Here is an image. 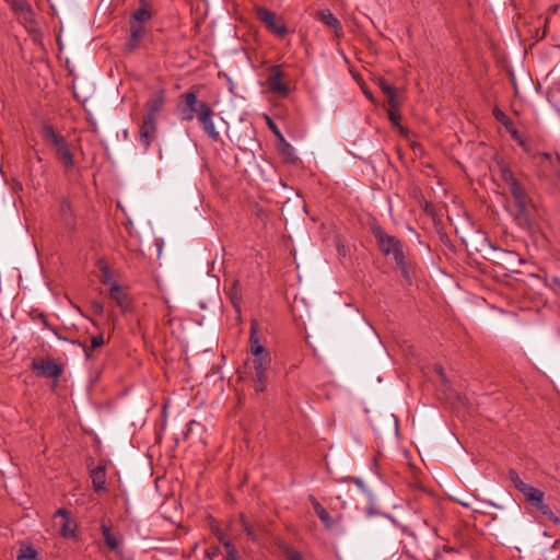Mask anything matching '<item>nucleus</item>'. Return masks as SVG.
I'll return each mask as SVG.
<instances>
[{"mask_svg": "<svg viewBox=\"0 0 560 560\" xmlns=\"http://www.w3.org/2000/svg\"><path fill=\"white\" fill-rule=\"evenodd\" d=\"M502 179L514 199L516 207L515 220L517 224L524 228L529 226V208L532 206V200L526 190L509 170L502 171Z\"/></svg>", "mask_w": 560, "mask_h": 560, "instance_id": "obj_1", "label": "nucleus"}, {"mask_svg": "<svg viewBox=\"0 0 560 560\" xmlns=\"http://www.w3.org/2000/svg\"><path fill=\"white\" fill-rule=\"evenodd\" d=\"M373 233L377 241V245L381 252L386 256H393L396 265L401 271L402 277L406 279L407 282L410 283L411 278L405 261V254L400 241L397 240L395 236L387 234L381 228H375Z\"/></svg>", "mask_w": 560, "mask_h": 560, "instance_id": "obj_2", "label": "nucleus"}, {"mask_svg": "<svg viewBox=\"0 0 560 560\" xmlns=\"http://www.w3.org/2000/svg\"><path fill=\"white\" fill-rule=\"evenodd\" d=\"M43 136L46 142L54 148L57 159L65 167L67 170H73L75 161L66 138L50 125L43 127Z\"/></svg>", "mask_w": 560, "mask_h": 560, "instance_id": "obj_3", "label": "nucleus"}, {"mask_svg": "<svg viewBox=\"0 0 560 560\" xmlns=\"http://www.w3.org/2000/svg\"><path fill=\"white\" fill-rule=\"evenodd\" d=\"M267 84L275 95L287 97L290 93V80L280 66H271L268 69Z\"/></svg>", "mask_w": 560, "mask_h": 560, "instance_id": "obj_4", "label": "nucleus"}, {"mask_svg": "<svg viewBox=\"0 0 560 560\" xmlns=\"http://www.w3.org/2000/svg\"><path fill=\"white\" fill-rule=\"evenodd\" d=\"M510 480L514 485V487L524 495L525 500L532 504L533 506L537 505L538 503H541V501L545 498V493L533 487L532 485H528L524 482L516 471L511 470L510 474Z\"/></svg>", "mask_w": 560, "mask_h": 560, "instance_id": "obj_5", "label": "nucleus"}, {"mask_svg": "<svg viewBox=\"0 0 560 560\" xmlns=\"http://www.w3.org/2000/svg\"><path fill=\"white\" fill-rule=\"evenodd\" d=\"M270 363V355L269 357H262V358H253L248 363V368L250 369V375L253 380L255 381V390L256 392H264L266 387V370L267 366Z\"/></svg>", "mask_w": 560, "mask_h": 560, "instance_id": "obj_6", "label": "nucleus"}, {"mask_svg": "<svg viewBox=\"0 0 560 560\" xmlns=\"http://www.w3.org/2000/svg\"><path fill=\"white\" fill-rule=\"evenodd\" d=\"M256 14L260 21L278 37H283L288 33V28L281 18H278L273 12L257 7Z\"/></svg>", "mask_w": 560, "mask_h": 560, "instance_id": "obj_7", "label": "nucleus"}, {"mask_svg": "<svg viewBox=\"0 0 560 560\" xmlns=\"http://www.w3.org/2000/svg\"><path fill=\"white\" fill-rule=\"evenodd\" d=\"M185 107L180 109V119L182 120H192L194 118H199L200 107L202 105H208L205 102H199L197 94L195 92H188L184 94Z\"/></svg>", "mask_w": 560, "mask_h": 560, "instance_id": "obj_8", "label": "nucleus"}, {"mask_svg": "<svg viewBox=\"0 0 560 560\" xmlns=\"http://www.w3.org/2000/svg\"><path fill=\"white\" fill-rule=\"evenodd\" d=\"M214 112L209 105H202L200 107V115L198 118L199 124L201 125L203 131L208 135V137L217 142L220 139V133L215 129L213 121Z\"/></svg>", "mask_w": 560, "mask_h": 560, "instance_id": "obj_9", "label": "nucleus"}, {"mask_svg": "<svg viewBox=\"0 0 560 560\" xmlns=\"http://www.w3.org/2000/svg\"><path fill=\"white\" fill-rule=\"evenodd\" d=\"M32 368L42 377L57 378L61 374V369L54 360H34Z\"/></svg>", "mask_w": 560, "mask_h": 560, "instance_id": "obj_10", "label": "nucleus"}, {"mask_svg": "<svg viewBox=\"0 0 560 560\" xmlns=\"http://www.w3.org/2000/svg\"><path fill=\"white\" fill-rule=\"evenodd\" d=\"M58 516L62 518L60 535L65 538H73L77 532V523L71 518L69 511L63 508L58 509L54 514V517Z\"/></svg>", "mask_w": 560, "mask_h": 560, "instance_id": "obj_11", "label": "nucleus"}, {"mask_svg": "<svg viewBox=\"0 0 560 560\" xmlns=\"http://www.w3.org/2000/svg\"><path fill=\"white\" fill-rule=\"evenodd\" d=\"M250 353L253 358H262L269 357V353L266 351V348L261 345L259 336H258V324L254 320L250 325Z\"/></svg>", "mask_w": 560, "mask_h": 560, "instance_id": "obj_12", "label": "nucleus"}, {"mask_svg": "<svg viewBox=\"0 0 560 560\" xmlns=\"http://www.w3.org/2000/svg\"><path fill=\"white\" fill-rule=\"evenodd\" d=\"M109 298L113 299L122 313H128L131 310L130 301L125 292H122L120 285L117 282H113L109 288Z\"/></svg>", "mask_w": 560, "mask_h": 560, "instance_id": "obj_13", "label": "nucleus"}, {"mask_svg": "<svg viewBox=\"0 0 560 560\" xmlns=\"http://www.w3.org/2000/svg\"><path fill=\"white\" fill-rule=\"evenodd\" d=\"M144 34L145 26L143 24L130 21V37L126 43L127 49L131 51L138 48Z\"/></svg>", "mask_w": 560, "mask_h": 560, "instance_id": "obj_14", "label": "nucleus"}, {"mask_svg": "<svg viewBox=\"0 0 560 560\" xmlns=\"http://www.w3.org/2000/svg\"><path fill=\"white\" fill-rule=\"evenodd\" d=\"M91 479L93 489L96 492L104 491L106 489V469L104 466H97L91 471Z\"/></svg>", "mask_w": 560, "mask_h": 560, "instance_id": "obj_15", "label": "nucleus"}, {"mask_svg": "<svg viewBox=\"0 0 560 560\" xmlns=\"http://www.w3.org/2000/svg\"><path fill=\"white\" fill-rule=\"evenodd\" d=\"M11 8L25 22L32 20L31 7L25 0H9Z\"/></svg>", "mask_w": 560, "mask_h": 560, "instance_id": "obj_16", "label": "nucleus"}, {"mask_svg": "<svg viewBox=\"0 0 560 560\" xmlns=\"http://www.w3.org/2000/svg\"><path fill=\"white\" fill-rule=\"evenodd\" d=\"M156 126L151 122H142L140 128V141L144 149H148L155 137Z\"/></svg>", "mask_w": 560, "mask_h": 560, "instance_id": "obj_17", "label": "nucleus"}, {"mask_svg": "<svg viewBox=\"0 0 560 560\" xmlns=\"http://www.w3.org/2000/svg\"><path fill=\"white\" fill-rule=\"evenodd\" d=\"M311 501L316 515L327 528H330L334 522L326 509L315 498L311 497Z\"/></svg>", "mask_w": 560, "mask_h": 560, "instance_id": "obj_18", "label": "nucleus"}, {"mask_svg": "<svg viewBox=\"0 0 560 560\" xmlns=\"http://www.w3.org/2000/svg\"><path fill=\"white\" fill-rule=\"evenodd\" d=\"M97 267H98V269L101 271L102 283L105 284V285H108L110 288L112 283L116 282L113 279V273H112L110 268L108 267V265L106 264V261L104 259H100L97 261Z\"/></svg>", "mask_w": 560, "mask_h": 560, "instance_id": "obj_19", "label": "nucleus"}, {"mask_svg": "<svg viewBox=\"0 0 560 560\" xmlns=\"http://www.w3.org/2000/svg\"><path fill=\"white\" fill-rule=\"evenodd\" d=\"M102 534L106 545L110 550H116L119 547V539L112 534L109 527L105 524L102 525Z\"/></svg>", "mask_w": 560, "mask_h": 560, "instance_id": "obj_20", "label": "nucleus"}, {"mask_svg": "<svg viewBox=\"0 0 560 560\" xmlns=\"http://www.w3.org/2000/svg\"><path fill=\"white\" fill-rule=\"evenodd\" d=\"M320 21L335 31L341 28L339 20L328 10L320 12Z\"/></svg>", "mask_w": 560, "mask_h": 560, "instance_id": "obj_21", "label": "nucleus"}, {"mask_svg": "<svg viewBox=\"0 0 560 560\" xmlns=\"http://www.w3.org/2000/svg\"><path fill=\"white\" fill-rule=\"evenodd\" d=\"M151 19V11L148 7L142 5L131 16L130 21L143 24Z\"/></svg>", "mask_w": 560, "mask_h": 560, "instance_id": "obj_22", "label": "nucleus"}, {"mask_svg": "<svg viewBox=\"0 0 560 560\" xmlns=\"http://www.w3.org/2000/svg\"><path fill=\"white\" fill-rule=\"evenodd\" d=\"M18 560H39L37 556V551L31 546L21 547Z\"/></svg>", "mask_w": 560, "mask_h": 560, "instance_id": "obj_23", "label": "nucleus"}, {"mask_svg": "<svg viewBox=\"0 0 560 560\" xmlns=\"http://www.w3.org/2000/svg\"><path fill=\"white\" fill-rule=\"evenodd\" d=\"M534 508L555 524H558L560 522L559 517L555 515V513L551 511L549 505L544 502V500L541 501V503H538Z\"/></svg>", "mask_w": 560, "mask_h": 560, "instance_id": "obj_24", "label": "nucleus"}, {"mask_svg": "<svg viewBox=\"0 0 560 560\" xmlns=\"http://www.w3.org/2000/svg\"><path fill=\"white\" fill-rule=\"evenodd\" d=\"M534 508L555 524H558L560 522L559 517L555 515V513L551 511L549 505L544 502V500L541 501V503H538Z\"/></svg>", "mask_w": 560, "mask_h": 560, "instance_id": "obj_25", "label": "nucleus"}, {"mask_svg": "<svg viewBox=\"0 0 560 560\" xmlns=\"http://www.w3.org/2000/svg\"><path fill=\"white\" fill-rule=\"evenodd\" d=\"M220 541L223 544L226 550V560H238L237 551L232 542L230 540H225L223 537H220Z\"/></svg>", "mask_w": 560, "mask_h": 560, "instance_id": "obj_26", "label": "nucleus"}, {"mask_svg": "<svg viewBox=\"0 0 560 560\" xmlns=\"http://www.w3.org/2000/svg\"><path fill=\"white\" fill-rule=\"evenodd\" d=\"M163 101L161 98H154L148 104V110L158 113L161 110Z\"/></svg>", "mask_w": 560, "mask_h": 560, "instance_id": "obj_27", "label": "nucleus"}, {"mask_svg": "<svg viewBox=\"0 0 560 560\" xmlns=\"http://www.w3.org/2000/svg\"><path fill=\"white\" fill-rule=\"evenodd\" d=\"M382 90L389 97L390 104H394L395 89L389 84H383Z\"/></svg>", "mask_w": 560, "mask_h": 560, "instance_id": "obj_28", "label": "nucleus"}, {"mask_svg": "<svg viewBox=\"0 0 560 560\" xmlns=\"http://www.w3.org/2000/svg\"><path fill=\"white\" fill-rule=\"evenodd\" d=\"M156 120H158V113L147 109L144 118H143V122H151L152 125L156 126Z\"/></svg>", "mask_w": 560, "mask_h": 560, "instance_id": "obj_29", "label": "nucleus"}, {"mask_svg": "<svg viewBox=\"0 0 560 560\" xmlns=\"http://www.w3.org/2000/svg\"><path fill=\"white\" fill-rule=\"evenodd\" d=\"M105 340H104V337L103 335H97V336H93L92 339H91V348L92 349H96L98 347H101L102 345H104Z\"/></svg>", "mask_w": 560, "mask_h": 560, "instance_id": "obj_30", "label": "nucleus"}, {"mask_svg": "<svg viewBox=\"0 0 560 560\" xmlns=\"http://www.w3.org/2000/svg\"><path fill=\"white\" fill-rule=\"evenodd\" d=\"M494 117L502 124L506 125L509 122V118L508 116L499 108H495L494 112Z\"/></svg>", "mask_w": 560, "mask_h": 560, "instance_id": "obj_31", "label": "nucleus"}, {"mask_svg": "<svg viewBox=\"0 0 560 560\" xmlns=\"http://www.w3.org/2000/svg\"><path fill=\"white\" fill-rule=\"evenodd\" d=\"M91 306H92V310H93L94 314L103 315V313H104V305L101 302L93 301Z\"/></svg>", "mask_w": 560, "mask_h": 560, "instance_id": "obj_32", "label": "nucleus"}, {"mask_svg": "<svg viewBox=\"0 0 560 560\" xmlns=\"http://www.w3.org/2000/svg\"><path fill=\"white\" fill-rule=\"evenodd\" d=\"M550 288L555 291V293L560 295V278L553 277L550 280Z\"/></svg>", "mask_w": 560, "mask_h": 560, "instance_id": "obj_33", "label": "nucleus"}, {"mask_svg": "<svg viewBox=\"0 0 560 560\" xmlns=\"http://www.w3.org/2000/svg\"><path fill=\"white\" fill-rule=\"evenodd\" d=\"M390 105H392V109H390V110H389V113H388V114H389V118H390V120H392L394 124H397V118H398V116H397L396 112L394 110V108H395V106H396V105H395V103H394V104H390Z\"/></svg>", "mask_w": 560, "mask_h": 560, "instance_id": "obj_34", "label": "nucleus"}, {"mask_svg": "<svg viewBox=\"0 0 560 560\" xmlns=\"http://www.w3.org/2000/svg\"><path fill=\"white\" fill-rule=\"evenodd\" d=\"M354 482H355V485H357V486H358V487H359L363 492H365V491H366L365 486H364V482H363V480H362V479L357 478V479L354 480Z\"/></svg>", "mask_w": 560, "mask_h": 560, "instance_id": "obj_35", "label": "nucleus"}, {"mask_svg": "<svg viewBox=\"0 0 560 560\" xmlns=\"http://www.w3.org/2000/svg\"><path fill=\"white\" fill-rule=\"evenodd\" d=\"M61 210L63 213H66L67 211L70 210V205L68 201H63L62 205H61Z\"/></svg>", "mask_w": 560, "mask_h": 560, "instance_id": "obj_36", "label": "nucleus"}, {"mask_svg": "<svg viewBox=\"0 0 560 560\" xmlns=\"http://www.w3.org/2000/svg\"><path fill=\"white\" fill-rule=\"evenodd\" d=\"M506 255H508V256H510V257H511V258H513V259H518V261H520L521 264H523V260H522L521 258H518L517 254H515V253H513V252H508V253H506Z\"/></svg>", "mask_w": 560, "mask_h": 560, "instance_id": "obj_37", "label": "nucleus"}, {"mask_svg": "<svg viewBox=\"0 0 560 560\" xmlns=\"http://www.w3.org/2000/svg\"><path fill=\"white\" fill-rule=\"evenodd\" d=\"M109 320L113 323V325H116V317L113 314H109Z\"/></svg>", "mask_w": 560, "mask_h": 560, "instance_id": "obj_38", "label": "nucleus"}, {"mask_svg": "<svg viewBox=\"0 0 560 560\" xmlns=\"http://www.w3.org/2000/svg\"><path fill=\"white\" fill-rule=\"evenodd\" d=\"M271 128L273 129L277 136L281 137V133L279 132L278 129H276V126L271 125Z\"/></svg>", "mask_w": 560, "mask_h": 560, "instance_id": "obj_39", "label": "nucleus"}, {"mask_svg": "<svg viewBox=\"0 0 560 560\" xmlns=\"http://www.w3.org/2000/svg\"><path fill=\"white\" fill-rule=\"evenodd\" d=\"M364 94L366 95L368 98L373 100L372 94L370 92L364 91Z\"/></svg>", "mask_w": 560, "mask_h": 560, "instance_id": "obj_40", "label": "nucleus"}, {"mask_svg": "<svg viewBox=\"0 0 560 560\" xmlns=\"http://www.w3.org/2000/svg\"><path fill=\"white\" fill-rule=\"evenodd\" d=\"M436 371L439 372L440 375H442V368H436Z\"/></svg>", "mask_w": 560, "mask_h": 560, "instance_id": "obj_41", "label": "nucleus"}, {"mask_svg": "<svg viewBox=\"0 0 560 560\" xmlns=\"http://www.w3.org/2000/svg\"><path fill=\"white\" fill-rule=\"evenodd\" d=\"M545 156H546L547 159H549V158H550V154H549V153H545Z\"/></svg>", "mask_w": 560, "mask_h": 560, "instance_id": "obj_42", "label": "nucleus"}]
</instances>
